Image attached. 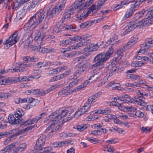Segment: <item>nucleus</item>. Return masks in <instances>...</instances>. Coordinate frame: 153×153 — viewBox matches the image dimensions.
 Returning <instances> with one entry per match:
<instances>
[{
    "label": "nucleus",
    "mask_w": 153,
    "mask_h": 153,
    "mask_svg": "<svg viewBox=\"0 0 153 153\" xmlns=\"http://www.w3.org/2000/svg\"><path fill=\"white\" fill-rule=\"evenodd\" d=\"M48 12H40L36 13L30 19L24 27L25 30L34 29L41 21L45 20L47 16Z\"/></svg>",
    "instance_id": "obj_1"
},
{
    "label": "nucleus",
    "mask_w": 153,
    "mask_h": 153,
    "mask_svg": "<svg viewBox=\"0 0 153 153\" xmlns=\"http://www.w3.org/2000/svg\"><path fill=\"white\" fill-rule=\"evenodd\" d=\"M44 36V34L42 32L39 31L34 39L36 41V43L37 44L36 48V51L42 53H49L53 51V50L51 48H46L42 47L44 45L43 43Z\"/></svg>",
    "instance_id": "obj_2"
},
{
    "label": "nucleus",
    "mask_w": 153,
    "mask_h": 153,
    "mask_svg": "<svg viewBox=\"0 0 153 153\" xmlns=\"http://www.w3.org/2000/svg\"><path fill=\"white\" fill-rule=\"evenodd\" d=\"M14 113L15 117L17 119H16L13 115L10 114L8 117V121L10 123L13 124H18L22 121V116L24 115L25 113L20 108L17 109Z\"/></svg>",
    "instance_id": "obj_3"
},
{
    "label": "nucleus",
    "mask_w": 153,
    "mask_h": 153,
    "mask_svg": "<svg viewBox=\"0 0 153 153\" xmlns=\"http://www.w3.org/2000/svg\"><path fill=\"white\" fill-rule=\"evenodd\" d=\"M19 40L18 36V31H16L14 33L11 35L9 37L3 42V45H6L5 48L8 49L13 45L16 44Z\"/></svg>",
    "instance_id": "obj_4"
},
{
    "label": "nucleus",
    "mask_w": 153,
    "mask_h": 153,
    "mask_svg": "<svg viewBox=\"0 0 153 153\" xmlns=\"http://www.w3.org/2000/svg\"><path fill=\"white\" fill-rule=\"evenodd\" d=\"M143 21L142 20L139 21L134 19L132 21L130 22L126 27L127 28L123 33L124 35H125L128 33L134 30L137 27H143Z\"/></svg>",
    "instance_id": "obj_5"
},
{
    "label": "nucleus",
    "mask_w": 153,
    "mask_h": 153,
    "mask_svg": "<svg viewBox=\"0 0 153 153\" xmlns=\"http://www.w3.org/2000/svg\"><path fill=\"white\" fill-rule=\"evenodd\" d=\"M68 112V111L67 110L60 109L52 114L50 116V118L51 120L58 122L62 118L65 117L66 115Z\"/></svg>",
    "instance_id": "obj_6"
},
{
    "label": "nucleus",
    "mask_w": 153,
    "mask_h": 153,
    "mask_svg": "<svg viewBox=\"0 0 153 153\" xmlns=\"http://www.w3.org/2000/svg\"><path fill=\"white\" fill-rule=\"evenodd\" d=\"M146 14L149 18H153V6L150 8L146 11L144 10L141 11L136 13L135 15L136 19L143 16L144 14Z\"/></svg>",
    "instance_id": "obj_7"
},
{
    "label": "nucleus",
    "mask_w": 153,
    "mask_h": 153,
    "mask_svg": "<svg viewBox=\"0 0 153 153\" xmlns=\"http://www.w3.org/2000/svg\"><path fill=\"white\" fill-rule=\"evenodd\" d=\"M65 4V3L62 1L60 4H58L53 8L49 13V15L52 16L54 14H59L64 8Z\"/></svg>",
    "instance_id": "obj_8"
},
{
    "label": "nucleus",
    "mask_w": 153,
    "mask_h": 153,
    "mask_svg": "<svg viewBox=\"0 0 153 153\" xmlns=\"http://www.w3.org/2000/svg\"><path fill=\"white\" fill-rule=\"evenodd\" d=\"M45 115L46 113H42L39 116H36L30 120H27L23 122V124L25 125H30L36 123Z\"/></svg>",
    "instance_id": "obj_9"
},
{
    "label": "nucleus",
    "mask_w": 153,
    "mask_h": 153,
    "mask_svg": "<svg viewBox=\"0 0 153 153\" xmlns=\"http://www.w3.org/2000/svg\"><path fill=\"white\" fill-rule=\"evenodd\" d=\"M45 136L44 135H41L38 138L34 147L36 150H39L45 144Z\"/></svg>",
    "instance_id": "obj_10"
},
{
    "label": "nucleus",
    "mask_w": 153,
    "mask_h": 153,
    "mask_svg": "<svg viewBox=\"0 0 153 153\" xmlns=\"http://www.w3.org/2000/svg\"><path fill=\"white\" fill-rule=\"evenodd\" d=\"M104 54V53L97 55L94 58L93 61L95 63H104V62L108 60Z\"/></svg>",
    "instance_id": "obj_11"
},
{
    "label": "nucleus",
    "mask_w": 153,
    "mask_h": 153,
    "mask_svg": "<svg viewBox=\"0 0 153 153\" xmlns=\"http://www.w3.org/2000/svg\"><path fill=\"white\" fill-rule=\"evenodd\" d=\"M138 40V37L136 36L133 37L128 43L126 44L123 47L124 49V51H126L128 49L136 43Z\"/></svg>",
    "instance_id": "obj_12"
},
{
    "label": "nucleus",
    "mask_w": 153,
    "mask_h": 153,
    "mask_svg": "<svg viewBox=\"0 0 153 153\" xmlns=\"http://www.w3.org/2000/svg\"><path fill=\"white\" fill-rule=\"evenodd\" d=\"M82 114H82L80 110L78 111H76L74 114L72 111H71L70 113L69 116L66 117L63 120V121L64 122H67L69 120H70L73 117L77 118Z\"/></svg>",
    "instance_id": "obj_13"
},
{
    "label": "nucleus",
    "mask_w": 153,
    "mask_h": 153,
    "mask_svg": "<svg viewBox=\"0 0 153 153\" xmlns=\"http://www.w3.org/2000/svg\"><path fill=\"white\" fill-rule=\"evenodd\" d=\"M51 115V114L49 116V119H46L44 121V122L45 123H50V125H49L45 131V133H47L50 131V128H51V127L53 128L54 127L55 124L57 123L55 121L51 120L50 118V116Z\"/></svg>",
    "instance_id": "obj_14"
},
{
    "label": "nucleus",
    "mask_w": 153,
    "mask_h": 153,
    "mask_svg": "<svg viewBox=\"0 0 153 153\" xmlns=\"http://www.w3.org/2000/svg\"><path fill=\"white\" fill-rule=\"evenodd\" d=\"M109 68L110 69V72L106 75V77L105 79H108L107 78L108 77H109L110 76H111L113 74L117 73L118 71V68L114 65H109Z\"/></svg>",
    "instance_id": "obj_15"
},
{
    "label": "nucleus",
    "mask_w": 153,
    "mask_h": 153,
    "mask_svg": "<svg viewBox=\"0 0 153 153\" xmlns=\"http://www.w3.org/2000/svg\"><path fill=\"white\" fill-rule=\"evenodd\" d=\"M134 103L144 106L146 105L145 98L144 97L140 96H135V97Z\"/></svg>",
    "instance_id": "obj_16"
},
{
    "label": "nucleus",
    "mask_w": 153,
    "mask_h": 153,
    "mask_svg": "<svg viewBox=\"0 0 153 153\" xmlns=\"http://www.w3.org/2000/svg\"><path fill=\"white\" fill-rule=\"evenodd\" d=\"M89 65V63L86 62L81 65L80 66L79 65H78V69L76 71V74H80L81 73L84 72L85 69V68Z\"/></svg>",
    "instance_id": "obj_17"
},
{
    "label": "nucleus",
    "mask_w": 153,
    "mask_h": 153,
    "mask_svg": "<svg viewBox=\"0 0 153 153\" xmlns=\"http://www.w3.org/2000/svg\"><path fill=\"white\" fill-rule=\"evenodd\" d=\"M78 8L79 11L83 10L80 9L79 6L78 5V4L76 2H74V3L70 6V9L68 10H67L65 11L67 12H68L69 13H71V15L74 12L75 10Z\"/></svg>",
    "instance_id": "obj_18"
},
{
    "label": "nucleus",
    "mask_w": 153,
    "mask_h": 153,
    "mask_svg": "<svg viewBox=\"0 0 153 153\" xmlns=\"http://www.w3.org/2000/svg\"><path fill=\"white\" fill-rule=\"evenodd\" d=\"M79 10L78 11V14L76 15V18L79 20H82L85 19L88 15V12L87 11L84 10L82 13H80Z\"/></svg>",
    "instance_id": "obj_19"
},
{
    "label": "nucleus",
    "mask_w": 153,
    "mask_h": 153,
    "mask_svg": "<svg viewBox=\"0 0 153 153\" xmlns=\"http://www.w3.org/2000/svg\"><path fill=\"white\" fill-rule=\"evenodd\" d=\"M23 4L21 0H16L12 4V8L15 10H16L19 8Z\"/></svg>",
    "instance_id": "obj_20"
},
{
    "label": "nucleus",
    "mask_w": 153,
    "mask_h": 153,
    "mask_svg": "<svg viewBox=\"0 0 153 153\" xmlns=\"http://www.w3.org/2000/svg\"><path fill=\"white\" fill-rule=\"evenodd\" d=\"M91 105L90 104L86 103L83 106L80 110L81 111V112L83 114H87L90 111V108Z\"/></svg>",
    "instance_id": "obj_21"
},
{
    "label": "nucleus",
    "mask_w": 153,
    "mask_h": 153,
    "mask_svg": "<svg viewBox=\"0 0 153 153\" xmlns=\"http://www.w3.org/2000/svg\"><path fill=\"white\" fill-rule=\"evenodd\" d=\"M25 9L24 8L19 11L17 13L16 19L18 21L22 18L25 14Z\"/></svg>",
    "instance_id": "obj_22"
},
{
    "label": "nucleus",
    "mask_w": 153,
    "mask_h": 153,
    "mask_svg": "<svg viewBox=\"0 0 153 153\" xmlns=\"http://www.w3.org/2000/svg\"><path fill=\"white\" fill-rule=\"evenodd\" d=\"M82 43H78L76 45L68 47L65 49V50L63 51V52L66 51H70L77 49L79 47L82 46Z\"/></svg>",
    "instance_id": "obj_23"
},
{
    "label": "nucleus",
    "mask_w": 153,
    "mask_h": 153,
    "mask_svg": "<svg viewBox=\"0 0 153 153\" xmlns=\"http://www.w3.org/2000/svg\"><path fill=\"white\" fill-rule=\"evenodd\" d=\"M61 126L60 125H57L55 128L53 127V128L51 127V128H50V131L51 130V131L49 132L48 134V136L49 137H51L53 134H55L57 131L60 129Z\"/></svg>",
    "instance_id": "obj_24"
},
{
    "label": "nucleus",
    "mask_w": 153,
    "mask_h": 153,
    "mask_svg": "<svg viewBox=\"0 0 153 153\" xmlns=\"http://www.w3.org/2000/svg\"><path fill=\"white\" fill-rule=\"evenodd\" d=\"M71 15V13H69L65 11V13L63 14L62 17L60 21L61 24H62L63 22L70 18Z\"/></svg>",
    "instance_id": "obj_25"
},
{
    "label": "nucleus",
    "mask_w": 153,
    "mask_h": 153,
    "mask_svg": "<svg viewBox=\"0 0 153 153\" xmlns=\"http://www.w3.org/2000/svg\"><path fill=\"white\" fill-rule=\"evenodd\" d=\"M70 94V90L68 88H64L60 90L58 93V95L65 96L66 95Z\"/></svg>",
    "instance_id": "obj_26"
},
{
    "label": "nucleus",
    "mask_w": 153,
    "mask_h": 153,
    "mask_svg": "<svg viewBox=\"0 0 153 153\" xmlns=\"http://www.w3.org/2000/svg\"><path fill=\"white\" fill-rule=\"evenodd\" d=\"M112 110L109 108H106L104 110H99L96 111H95V113L98 114H106L111 113Z\"/></svg>",
    "instance_id": "obj_27"
},
{
    "label": "nucleus",
    "mask_w": 153,
    "mask_h": 153,
    "mask_svg": "<svg viewBox=\"0 0 153 153\" xmlns=\"http://www.w3.org/2000/svg\"><path fill=\"white\" fill-rule=\"evenodd\" d=\"M136 10L134 8L131 6V7L126 12L125 15L124 16V19H126L131 16L133 14L134 12Z\"/></svg>",
    "instance_id": "obj_28"
},
{
    "label": "nucleus",
    "mask_w": 153,
    "mask_h": 153,
    "mask_svg": "<svg viewBox=\"0 0 153 153\" xmlns=\"http://www.w3.org/2000/svg\"><path fill=\"white\" fill-rule=\"evenodd\" d=\"M15 143H13L5 147L4 149L0 151V153H6L9 151L12 148L16 146Z\"/></svg>",
    "instance_id": "obj_29"
},
{
    "label": "nucleus",
    "mask_w": 153,
    "mask_h": 153,
    "mask_svg": "<svg viewBox=\"0 0 153 153\" xmlns=\"http://www.w3.org/2000/svg\"><path fill=\"white\" fill-rule=\"evenodd\" d=\"M146 83L145 81L141 79L138 80L137 82H134L132 83V87H140L143 85H145Z\"/></svg>",
    "instance_id": "obj_30"
},
{
    "label": "nucleus",
    "mask_w": 153,
    "mask_h": 153,
    "mask_svg": "<svg viewBox=\"0 0 153 153\" xmlns=\"http://www.w3.org/2000/svg\"><path fill=\"white\" fill-rule=\"evenodd\" d=\"M52 149L50 147H48L43 148H41L39 150H36V151L39 153H50L52 150Z\"/></svg>",
    "instance_id": "obj_31"
},
{
    "label": "nucleus",
    "mask_w": 153,
    "mask_h": 153,
    "mask_svg": "<svg viewBox=\"0 0 153 153\" xmlns=\"http://www.w3.org/2000/svg\"><path fill=\"white\" fill-rule=\"evenodd\" d=\"M114 52V48L111 46V47L109 48L108 51L104 53V54L107 58H108V59L109 58L112 56L113 53Z\"/></svg>",
    "instance_id": "obj_32"
},
{
    "label": "nucleus",
    "mask_w": 153,
    "mask_h": 153,
    "mask_svg": "<svg viewBox=\"0 0 153 153\" xmlns=\"http://www.w3.org/2000/svg\"><path fill=\"white\" fill-rule=\"evenodd\" d=\"M81 42L79 43H82V46L86 45V43H88L89 42V40L88 39V37L86 36H80Z\"/></svg>",
    "instance_id": "obj_33"
},
{
    "label": "nucleus",
    "mask_w": 153,
    "mask_h": 153,
    "mask_svg": "<svg viewBox=\"0 0 153 153\" xmlns=\"http://www.w3.org/2000/svg\"><path fill=\"white\" fill-rule=\"evenodd\" d=\"M34 126H31L29 127H27L25 128V129H22L19 131L18 132H16L12 136H14L15 135L18 136L20 134L22 133L23 132H24L25 131H26L27 130H30L32 129V128H33Z\"/></svg>",
    "instance_id": "obj_34"
},
{
    "label": "nucleus",
    "mask_w": 153,
    "mask_h": 153,
    "mask_svg": "<svg viewBox=\"0 0 153 153\" xmlns=\"http://www.w3.org/2000/svg\"><path fill=\"white\" fill-rule=\"evenodd\" d=\"M33 40V39L32 35H31L27 39L24 46L25 48L26 49H28L29 46H30L29 44L30 45L32 42Z\"/></svg>",
    "instance_id": "obj_35"
},
{
    "label": "nucleus",
    "mask_w": 153,
    "mask_h": 153,
    "mask_svg": "<svg viewBox=\"0 0 153 153\" xmlns=\"http://www.w3.org/2000/svg\"><path fill=\"white\" fill-rule=\"evenodd\" d=\"M147 17L145 19L142 20L143 21V26H147L149 25L151 23V20L150 19L153 18H149L147 16Z\"/></svg>",
    "instance_id": "obj_36"
},
{
    "label": "nucleus",
    "mask_w": 153,
    "mask_h": 153,
    "mask_svg": "<svg viewBox=\"0 0 153 153\" xmlns=\"http://www.w3.org/2000/svg\"><path fill=\"white\" fill-rule=\"evenodd\" d=\"M126 51H124V49L123 48L120 49L118 50L117 53V59L119 60L122 58V56L123 55V52Z\"/></svg>",
    "instance_id": "obj_37"
},
{
    "label": "nucleus",
    "mask_w": 153,
    "mask_h": 153,
    "mask_svg": "<svg viewBox=\"0 0 153 153\" xmlns=\"http://www.w3.org/2000/svg\"><path fill=\"white\" fill-rule=\"evenodd\" d=\"M59 87V85L56 84L54 85L51 86V87L49 88L47 90L44 91V94H45L51 92V91H53L57 88Z\"/></svg>",
    "instance_id": "obj_38"
},
{
    "label": "nucleus",
    "mask_w": 153,
    "mask_h": 153,
    "mask_svg": "<svg viewBox=\"0 0 153 153\" xmlns=\"http://www.w3.org/2000/svg\"><path fill=\"white\" fill-rule=\"evenodd\" d=\"M87 128V125L85 124L78 125L76 126L75 128L79 131H82Z\"/></svg>",
    "instance_id": "obj_39"
},
{
    "label": "nucleus",
    "mask_w": 153,
    "mask_h": 153,
    "mask_svg": "<svg viewBox=\"0 0 153 153\" xmlns=\"http://www.w3.org/2000/svg\"><path fill=\"white\" fill-rule=\"evenodd\" d=\"M85 1V0H77L75 2L78 4V5L79 6L80 9L83 10L84 9V4Z\"/></svg>",
    "instance_id": "obj_40"
},
{
    "label": "nucleus",
    "mask_w": 153,
    "mask_h": 153,
    "mask_svg": "<svg viewBox=\"0 0 153 153\" xmlns=\"http://www.w3.org/2000/svg\"><path fill=\"white\" fill-rule=\"evenodd\" d=\"M62 76V74H61L58 76H55L52 77L50 81L51 82H53L59 80L64 78Z\"/></svg>",
    "instance_id": "obj_41"
},
{
    "label": "nucleus",
    "mask_w": 153,
    "mask_h": 153,
    "mask_svg": "<svg viewBox=\"0 0 153 153\" xmlns=\"http://www.w3.org/2000/svg\"><path fill=\"white\" fill-rule=\"evenodd\" d=\"M114 148L109 145H106L104 147V150L105 151L112 153L114 152Z\"/></svg>",
    "instance_id": "obj_42"
},
{
    "label": "nucleus",
    "mask_w": 153,
    "mask_h": 153,
    "mask_svg": "<svg viewBox=\"0 0 153 153\" xmlns=\"http://www.w3.org/2000/svg\"><path fill=\"white\" fill-rule=\"evenodd\" d=\"M143 1V0H137L135 1L134 4L131 5V6L132 7H133L136 10L138 8L139 5Z\"/></svg>",
    "instance_id": "obj_43"
},
{
    "label": "nucleus",
    "mask_w": 153,
    "mask_h": 153,
    "mask_svg": "<svg viewBox=\"0 0 153 153\" xmlns=\"http://www.w3.org/2000/svg\"><path fill=\"white\" fill-rule=\"evenodd\" d=\"M91 25V23L89 22H87L81 24L80 27L81 28H88Z\"/></svg>",
    "instance_id": "obj_44"
},
{
    "label": "nucleus",
    "mask_w": 153,
    "mask_h": 153,
    "mask_svg": "<svg viewBox=\"0 0 153 153\" xmlns=\"http://www.w3.org/2000/svg\"><path fill=\"white\" fill-rule=\"evenodd\" d=\"M99 77V75L97 74H96L92 75L88 80H91V82L92 83L96 81Z\"/></svg>",
    "instance_id": "obj_45"
},
{
    "label": "nucleus",
    "mask_w": 153,
    "mask_h": 153,
    "mask_svg": "<svg viewBox=\"0 0 153 153\" xmlns=\"http://www.w3.org/2000/svg\"><path fill=\"white\" fill-rule=\"evenodd\" d=\"M65 144V142L63 141L55 142L53 143L52 144L54 147H56L64 146Z\"/></svg>",
    "instance_id": "obj_46"
},
{
    "label": "nucleus",
    "mask_w": 153,
    "mask_h": 153,
    "mask_svg": "<svg viewBox=\"0 0 153 153\" xmlns=\"http://www.w3.org/2000/svg\"><path fill=\"white\" fill-rule=\"evenodd\" d=\"M104 67V63H95L94 64L92 65V68L95 67L99 69H102Z\"/></svg>",
    "instance_id": "obj_47"
},
{
    "label": "nucleus",
    "mask_w": 153,
    "mask_h": 153,
    "mask_svg": "<svg viewBox=\"0 0 153 153\" xmlns=\"http://www.w3.org/2000/svg\"><path fill=\"white\" fill-rule=\"evenodd\" d=\"M32 93L33 94H39L41 96H43L45 95L44 94V91H42L39 90L38 89L32 90Z\"/></svg>",
    "instance_id": "obj_48"
},
{
    "label": "nucleus",
    "mask_w": 153,
    "mask_h": 153,
    "mask_svg": "<svg viewBox=\"0 0 153 153\" xmlns=\"http://www.w3.org/2000/svg\"><path fill=\"white\" fill-rule=\"evenodd\" d=\"M105 142L108 144H115L118 142V140L117 138H111L109 140H106Z\"/></svg>",
    "instance_id": "obj_49"
},
{
    "label": "nucleus",
    "mask_w": 153,
    "mask_h": 153,
    "mask_svg": "<svg viewBox=\"0 0 153 153\" xmlns=\"http://www.w3.org/2000/svg\"><path fill=\"white\" fill-rule=\"evenodd\" d=\"M59 26L60 27L61 25L60 24L59 25L58 24L57 26H55L52 27L54 33H58L61 30V29L59 27Z\"/></svg>",
    "instance_id": "obj_50"
},
{
    "label": "nucleus",
    "mask_w": 153,
    "mask_h": 153,
    "mask_svg": "<svg viewBox=\"0 0 153 153\" xmlns=\"http://www.w3.org/2000/svg\"><path fill=\"white\" fill-rule=\"evenodd\" d=\"M152 129L151 127H142L140 128V130L143 133H147L148 132H150Z\"/></svg>",
    "instance_id": "obj_51"
},
{
    "label": "nucleus",
    "mask_w": 153,
    "mask_h": 153,
    "mask_svg": "<svg viewBox=\"0 0 153 153\" xmlns=\"http://www.w3.org/2000/svg\"><path fill=\"white\" fill-rule=\"evenodd\" d=\"M62 27V28L65 30H67L69 31H72L74 29L72 26L71 25H64Z\"/></svg>",
    "instance_id": "obj_52"
},
{
    "label": "nucleus",
    "mask_w": 153,
    "mask_h": 153,
    "mask_svg": "<svg viewBox=\"0 0 153 153\" xmlns=\"http://www.w3.org/2000/svg\"><path fill=\"white\" fill-rule=\"evenodd\" d=\"M45 66H51L53 65H60L59 63H57L56 62H51L48 61V62H45Z\"/></svg>",
    "instance_id": "obj_53"
},
{
    "label": "nucleus",
    "mask_w": 153,
    "mask_h": 153,
    "mask_svg": "<svg viewBox=\"0 0 153 153\" xmlns=\"http://www.w3.org/2000/svg\"><path fill=\"white\" fill-rule=\"evenodd\" d=\"M89 80L88 79V80H86L84 83H83L82 84L78 86V88H77L78 90L81 89L85 87L90 82Z\"/></svg>",
    "instance_id": "obj_54"
},
{
    "label": "nucleus",
    "mask_w": 153,
    "mask_h": 153,
    "mask_svg": "<svg viewBox=\"0 0 153 153\" xmlns=\"http://www.w3.org/2000/svg\"><path fill=\"white\" fill-rule=\"evenodd\" d=\"M86 45H87L88 46L87 47H86L83 49V51L84 52H89L91 51V48H92V47H90V46H92V44L90 43H88L86 44Z\"/></svg>",
    "instance_id": "obj_55"
},
{
    "label": "nucleus",
    "mask_w": 153,
    "mask_h": 153,
    "mask_svg": "<svg viewBox=\"0 0 153 153\" xmlns=\"http://www.w3.org/2000/svg\"><path fill=\"white\" fill-rule=\"evenodd\" d=\"M10 97V95L8 93H0V98L7 99Z\"/></svg>",
    "instance_id": "obj_56"
},
{
    "label": "nucleus",
    "mask_w": 153,
    "mask_h": 153,
    "mask_svg": "<svg viewBox=\"0 0 153 153\" xmlns=\"http://www.w3.org/2000/svg\"><path fill=\"white\" fill-rule=\"evenodd\" d=\"M58 70L59 69L56 68L55 69H54L53 70H51L49 71L48 74L50 75H54L56 74L59 73Z\"/></svg>",
    "instance_id": "obj_57"
},
{
    "label": "nucleus",
    "mask_w": 153,
    "mask_h": 153,
    "mask_svg": "<svg viewBox=\"0 0 153 153\" xmlns=\"http://www.w3.org/2000/svg\"><path fill=\"white\" fill-rule=\"evenodd\" d=\"M18 65H19V67L20 68H19L21 69H22V70L21 71H24V70L26 68L25 65V63L24 62H18Z\"/></svg>",
    "instance_id": "obj_58"
},
{
    "label": "nucleus",
    "mask_w": 153,
    "mask_h": 153,
    "mask_svg": "<svg viewBox=\"0 0 153 153\" xmlns=\"http://www.w3.org/2000/svg\"><path fill=\"white\" fill-rule=\"evenodd\" d=\"M135 115L137 117L141 118L143 117L144 114L140 111H137L135 113Z\"/></svg>",
    "instance_id": "obj_59"
},
{
    "label": "nucleus",
    "mask_w": 153,
    "mask_h": 153,
    "mask_svg": "<svg viewBox=\"0 0 153 153\" xmlns=\"http://www.w3.org/2000/svg\"><path fill=\"white\" fill-rule=\"evenodd\" d=\"M35 101L34 100H32L30 102V103L26 105L25 108L26 109H29L30 108L33 107V106L35 105V104H31V103H33Z\"/></svg>",
    "instance_id": "obj_60"
},
{
    "label": "nucleus",
    "mask_w": 153,
    "mask_h": 153,
    "mask_svg": "<svg viewBox=\"0 0 153 153\" xmlns=\"http://www.w3.org/2000/svg\"><path fill=\"white\" fill-rule=\"evenodd\" d=\"M71 43V42L69 39H67L65 41H62L60 42V45L62 46L68 45H69Z\"/></svg>",
    "instance_id": "obj_61"
},
{
    "label": "nucleus",
    "mask_w": 153,
    "mask_h": 153,
    "mask_svg": "<svg viewBox=\"0 0 153 153\" xmlns=\"http://www.w3.org/2000/svg\"><path fill=\"white\" fill-rule=\"evenodd\" d=\"M36 6L35 4L32 2L29 4L27 9L28 10L30 11L35 8Z\"/></svg>",
    "instance_id": "obj_62"
},
{
    "label": "nucleus",
    "mask_w": 153,
    "mask_h": 153,
    "mask_svg": "<svg viewBox=\"0 0 153 153\" xmlns=\"http://www.w3.org/2000/svg\"><path fill=\"white\" fill-rule=\"evenodd\" d=\"M97 10V6H96L94 5H93L88 9V10L87 12L88 13L89 12H91V11L93 12L94 11Z\"/></svg>",
    "instance_id": "obj_63"
},
{
    "label": "nucleus",
    "mask_w": 153,
    "mask_h": 153,
    "mask_svg": "<svg viewBox=\"0 0 153 153\" xmlns=\"http://www.w3.org/2000/svg\"><path fill=\"white\" fill-rule=\"evenodd\" d=\"M77 54V53L76 51H74L72 52H70L69 53H66L65 56H66L67 58L69 57H72L74 56Z\"/></svg>",
    "instance_id": "obj_64"
}]
</instances>
